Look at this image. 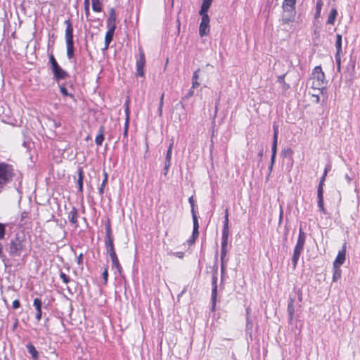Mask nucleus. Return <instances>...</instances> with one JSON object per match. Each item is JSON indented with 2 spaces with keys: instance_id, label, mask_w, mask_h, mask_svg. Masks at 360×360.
<instances>
[{
  "instance_id": "1",
  "label": "nucleus",
  "mask_w": 360,
  "mask_h": 360,
  "mask_svg": "<svg viewBox=\"0 0 360 360\" xmlns=\"http://www.w3.org/2000/svg\"><path fill=\"white\" fill-rule=\"evenodd\" d=\"M22 182V174L20 171L10 164L0 163V193L10 188L21 193Z\"/></svg>"
},
{
  "instance_id": "2",
  "label": "nucleus",
  "mask_w": 360,
  "mask_h": 360,
  "mask_svg": "<svg viewBox=\"0 0 360 360\" xmlns=\"http://www.w3.org/2000/svg\"><path fill=\"white\" fill-rule=\"evenodd\" d=\"M105 245L106 252L111 259L112 267L116 268L117 271L120 274L122 271V266L115 250L110 220H108L105 224Z\"/></svg>"
},
{
  "instance_id": "3",
  "label": "nucleus",
  "mask_w": 360,
  "mask_h": 360,
  "mask_svg": "<svg viewBox=\"0 0 360 360\" xmlns=\"http://www.w3.org/2000/svg\"><path fill=\"white\" fill-rule=\"evenodd\" d=\"M27 240L23 232L17 233L6 247L9 255L11 257H19L26 250Z\"/></svg>"
},
{
  "instance_id": "4",
  "label": "nucleus",
  "mask_w": 360,
  "mask_h": 360,
  "mask_svg": "<svg viewBox=\"0 0 360 360\" xmlns=\"http://www.w3.org/2000/svg\"><path fill=\"white\" fill-rule=\"evenodd\" d=\"M296 0H284L282 4L283 14L281 22L283 25H289L295 21Z\"/></svg>"
},
{
  "instance_id": "5",
  "label": "nucleus",
  "mask_w": 360,
  "mask_h": 360,
  "mask_svg": "<svg viewBox=\"0 0 360 360\" xmlns=\"http://www.w3.org/2000/svg\"><path fill=\"white\" fill-rule=\"evenodd\" d=\"M66 25L65 29V41L67 46V57L69 60H71L74 57V41H73V28L70 20H66L64 22Z\"/></svg>"
},
{
  "instance_id": "6",
  "label": "nucleus",
  "mask_w": 360,
  "mask_h": 360,
  "mask_svg": "<svg viewBox=\"0 0 360 360\" xmlns=\"http://www.w3.org/2000/svg\"><path fill=\"white\" fill-rule=\"evenodd\" d=\"M307 235L303 231L302 229L300 227L299 229L298 238L296 243V245L294 248L293 255L292 257V262L293 264V267L295 268L299 258L300 257L301 253L304 250V245L305 244Z\"/></svg>"
},
{
  "instance_id": "7",
  "label": "nucleus",
  "mask_w": 360,
  "mask_h": 360,
  "mask_svg": "<svg viewBox=\"0 0 360 360\" xmlns=\"http://www.w3.org/2000/svg\"><path fill=\"white\" fill-rule=\"evenodd\" d=\"M312 88L314 89H317L320 91L321 94H323L324 87V79L325 75L322 71V68L321 66H316L312 72Z\"/></svg>"
},
{
  "instance_id": "8",
  "label": "nucleus",
  "mask_w": 360,
  "mask_h": 360,
  "mask_svg": "<svg viewBox=\"0 0 360 360\" xmlns=\"http://www.w3.org/2000/svg\"><path fill=\"white\" fill-rule=\"evenodd\" d=\"M49 64L53 75V78L56 81L64 79L68 77V73L63 70L58 63L53 53L49 56Z\"/></svg>"
},
{
  "instance_id": "9",
  "label": "nucleus",
  "mask_w": 360,
  "mask_h": 360,
  "mask_svg": "<svg viewBox=\"0 0 360 360\" xmlns=\"http://www.w3.org/2000/svg\"><path fill=\"white\" fill-rule=\"evenodd\" d=\"M229 214H228V210H226L225 217H224V226L222 229V236H221V252H223L224 253H227V245H228V240H229Z\"/></svg>"
},
{
  "instance_id": "10",
  "label": "nucleus",
  "mask_w": 360,
  "mask_h": 360,
  "mask_svg": "<svg viewBox=\"0 0 360 360\" xmlns=\"http://www.w3.org/2000/svg\"><path fill=\"white\" fill-rule=\"evenodd\" d=\"M326 179V173H323V176H321L319 186L317 189V199H318V207L319 208V210L323 214H326V209L323 206V182Z\"/></svg>"
},
{
  "instance_id": "11",
  "label": "nucleus",
  "mask_w": 360,
  "mask_h": 360,
  "mask_svg": "<svg viewBox=\"0 0 360 360\" xmlns=\"http://www.w3.org/2000/svg\"><path fill=\"white\" fill-rule=\"evenodd\" d=\"M202 18L199 26V34L200 37L206 36L210 32V17L207 13L199 14Z\"/></svg>"
},
{
  "instance_id": "12",
  "label": "nucleus",
  "mask_w": 360,
  "mask_h": 360,
  "mask_svg": "<svg viewBox=\"0 0 360 360\" xmlns=\"http://www.w3.org/2000/svg\"><path fill=\"white\" fill-rule=\"evenodd\" d=\"M146 63L145 56L142 49H139V58L136 60V75L143 77L144 75V66Z\"/></svg>"
},
{
  "instance_id": "13",
  "label": "nucleus",
  "mask_w": 360,
  "mask_h": 360,
  "mask_svg": "<svg viewBox=\"0 0 360 360\" xmlns=\"http://www.w3.org/2000/svg\"><path fill=\"white\" fill-rule=\"evenodd\" d=\"M116 19H117V16H116V13H115V10L113 8H112L110 10L109 17H108V18L107 19V21H106L108 29H109V30H115V29H116Z\"/></svg>"
},
{
  "instance_id": "14",
  "label": "nucleus",
  "mask_w": 360,
  "mask_h": 360,
  "mask_svg": "<svg viewBox=\"0 0 360 360\" xmlns=\"http://www.w3.org/2000/svg\"><path fill=\"white\" fill-rule=\"evenodd\" d=\"M345 253H346V245L344 244L342 250L339 251V252L333 262V266H340L345 262Z\"/></svg>"
},
{
  "instance_id": "15",
  "label": "nucleus",
  "mask_w": 360,
  "mask_h": 360,
  "mask_svg": "<svg viewBox=\"0 0 360 360\" xmlns=\"http://www.w3.org/2000/svg\"><path fill=\"white\" fill-rule=\"evenodd\" d=\"M33 306L34 307L37 314L35 316V318L37 321H39L41 319L42 316V302L39 298H35L33 302Z\"/></svg>"
},
{
  "instance_id": "16",
  "label": "nucleus",
  "mask_w": 360,
  "mask_h": 360,
  "mask_svg": "<svg viewBox=\"0 0 360 360\" xmlns=\"http://www.w3.org/2000/svg\"><path fill=\"white\" fill-rule=\"evenodd\" d=\"M77 217H78L77 210L75 207H73L72 209L71 210V211L68 214V219H69L70 222H71L72 224L75 225V228H77L78 226Z\"/></svg>"
},
{
  "instance_id": "17",
  "label": "nucleus",
  "mask_w": 360,
  "mask_h": 360,
  "mask_svg": "<svg viewBox=\"0 0 360 360\" xmlns=\"http://www.w3.org/2000/svg\"><path fill=\"white\" fill-rule=\"evenodd\" d=\"M126 119L124 122V131H123V141H124V139L127 140V135H128V129H129V107L127 106L126 110Z\"/></svg>"
},
{
  "instance_id": "18",
  "label": "nucleus",
  "mask_w": 360,
  "mask_h": 360,
  "mask_svg": "<svg viewBox=\"0 0 360 360\" xmlns=\"http://www.w3.org/2000/svg\"><path fill=\"white\" fill-rule=\"evenodd\" d=\"M28 353L32 356L33 360L39 359V352L36 349L35 347L32 343H28L26 345Z\"/></svg>"
},
{
  "instance_id": "19",
  "label": "nucleus",
  "mask_w": 360,
  "mask_h": 360,
  "mask_svg": "<svg viewBox=\"0 0 360 360\" xmlns=\"http://www.w3.org/2000/svg\"><path fill=\"white\" fill-rule=\"evenodd\" d=\"M338 15V11L335 8H332L330 11L328 20H327V24L328 25H334L335 19Z\"/></svg>"
},
{
  "instance_id": "20",
  "label": "nucleus",
  "mask_w": 360,
  "mask_h": 360,
  "mask_svg": "<svg viewBox=\"0 0 360 360\" xmlns=\"http://www.w3.org/2000/svg\"><path fill=\"white\" fill-rule=\"evenodd\" d=\"M212 3V0H202L199 14L207 13Z\"/></svg>"
},
{
  "instance_id": "21",
  "label": "nucleus",
  "mask_w": 360,
  "mask_h": 360,
  "mask_svg": "<svg viewBox=\"0 0 360 360\" xmlns=\"http://www.w3.org/2000/svg\"><path fill=\"white\" fill-rule=\"evenodd\" d=\"M114 32H115V30L108 29V31L105 33V49H108L109 47L110 44L112 40Z\"/></svg>"
},
{
  "instance_id": "22",
  "label": "nucleus",
  "mask_w": 360,
  "mask_h": 360,
  "mask_svg": "<svg viewBox=\"0 0 360 360\" xmlns=\"http://www.w3.org/2000/svg\"><path fill=\"white\" fill-rule=\"evenodd\" d=\"M295 300L293 298H290L288 304V313L289 319L291 321L294 316L295 312V307H294Z\"/></svg>"
},
{
  "instance_id": "23",
  "label": "nucleus",
  "mask_w": 360,
  "mask_h": 360,
  "mask_svg": "<svg viewBox=\"0 0 360 360\" xmlns=\"http://www.w3.org/2000/svg\"><path fill=\"white\" fill-rule=\"evenodd\" d=\"M199 72H200V69L198 68L193 74L191 89H196L200 85V83L198 82Z\"/></svg>"
},
{
  "instance_id": "24",
  "label": "nucleus",
  "mask_w": 360,
  "mask_h": 360,
  "mask_svg": "<svg viewBox=\"0 0 360 360\" xmlns=\"http://www.w3.org/2000/svg\"><path fill=\"white\" fill-rule=\"evenodd\" d=\"M83 171L82 168H79L78 169V180H77V184H78V191L80 193H82L83 191Z\"/></svg>"
},
{
  "instance_id": "25",
  "label": "nucleus",
  "mask_w": 360,
  "mask_h": 360,
  "mask_svg": "<svg viewBox=\"0 0 360 360\" xmlns=\"http://www.w3.org/2000/svg\"><path fill=\"white\" fill-rule=\"evenodd\" d=\"M335 48H336V53L335 54H341L342 53V35L340 34H337V35H336Z\"/></svg>"
},
{
  "instance_id": "26",
  "label": "nucleus",
  "mask_w": 360,
  "mask_h": 360,
  "mask_svg": "<svg viewBox=\"0 0 360 360\" xmlns=\"http://www.w3.org/2000/svg\"><path fill=\"white\" fill-rule=\"evenodd\" d=\"M217 288H212L211 301L212 311H214L217 302Z\"/></svg>"
},
{
  "instance_id": "27",
  "label": "nucleus",
  "mask_w": 360,
  "mask_h": 360,
  "mask_svg": "<svg viewBox=\"0 0 360 360\" xmlns=\"http://www.w3.org/2000/svg\"><path fill=\"white\" fill-rule=\"evenodd\" d=\"M173 145H174V141L171 140V143L168 147L166 157H165V163L171 164V158H172Z\"/></svg>"
},
{
  "instance_id": "28",
  "label": "nucleus",
  "mask_w": 360,
  "mask_h": 360,
  "mask_svg": "<svg viewBox=\"0 0 360 360\" xmlns=\"http://www.w3.org/2000/svg\"><path fill=\"white\" fill-rule=\"evenodd\" d=\"M104 140V136H103V127H101L99 129V133L96 136L95 142L96 145L101 146L103 143V141Z\"/></svg>"
},
{
  "instance_id": "29",
  "label": "nucleus",
  "mask_w": 360,
  "mask_h": 360,
  "mask_svg": "<svg viewBox=\"0 0 360 360\" xmlns=\"http://www.w3.org/2000/svg\"><path fill=\"white\" fill-rule=\"evenodd\" d=\"M92 9L95 12H101L103 7L100 0H91Z\"/></svg>"
},
{
  "instance_id": "30",
  "label": "nucleus",
  "mask_w": 360,
  "mask_h": 360,
  "mask_svg": "<svg viewBox=\"0 0 360 360\" xmlns=\"http://www.w3.org/2000/svg\"><path fill=\"white\" fill-rule=\"evenodd\" d=\"M108 174L105 172H104V179L102 181V184H101L100 188H98V193H99L100 195H103V194L104 193V188L108 183Z\"/></svg>"
},
{
  "instance_id": "31",
  "label": "nucleus",
  "mask_w": 360,
  "mask_h": 360,
  "mask_svg": "<svg viewBox=\"0 0 360 360\" xmlns=\"http://www.w3.org/2000/svg\"><path fill=\"white\" fill-rule=\"evenodd\" d=\"M341 277L340 266H333V281H337Z\"/></svg>"
},
{
  "instance_id": "32",
  "label": "nucleus",
  "mask_w": 360,
  "mask_h": 360,
  "mask_svg": "<svg viewBox=\"0 0 360 360\" xmlns=\"http://www.w3.org/2000/svg\"><path fill=\"white\" fill-rule=\"evenodd\" d=\"M252 328H253V322L251 320L250 317H247L246 318L245 330L248 334H250V335H252Z\"/></svg>"
},
{
  "instance_id": "33",
  "label": "nucleus",
  "mask_w": 360,
  "mask_h": 360,
  "mask_svg": "<svg viewBox=\"0 0 360 360\" xmlns=\"http://www.w3.org/2000/svg\"><path fill=\"white\" fill-rule=\"evenodd\" d=\"M193 233H192V238H194L195 239L198 238V235H199V223L198 221H194L193 222Z\"/></svg>"
},
{
  "instance_id": "34",
  "label": "nucleus",
  "mask_w": 360,
  "mask_h": 360,
  "mask_svg": "<svg viewBox=\"0 0 360 360\" xmlns=\"http://www.w3.org/2000/svg\"><path fill=\"white\" fill-rule=\"evenodd\" d=\"M193 89H194L191 88V89L187 92V94L184 97L181 98V100L179 102V104L181 105V107L183 108H184V105L183 104V101L190 98L191 97H192L193 96V94H194Z\"/></svg>"
},
{
  "instance_id": "35",
  "label": "nucleus",
  "mask_w": 360,
  "mask_h": 360,
  "mask_svg": "<svg viewBox=\"0 0 360 360\" xmlns=\"http://www.w3.org/2000/svg\"><path fill=\"white\" fill-rule=\"evenodd\" d=\"M59 89H60V92L62 94L63 96H69L71 98H74V95L71 93H69L68 91V89L65 88V86H64V84H61L59 86Z\"/></svg>"
},
{
  "instance_id": "36",
  "label": "nucleus",
  "mask_w": 360,
  "mask_h": 360,
  "mask_svg": "<svg viewBox=\"0 0 360 360\" xmlns=\"http://www.w3.org/2000/svg\"><path fill=\"white\" fill-rule=\"evenodd\" d=\"M28 217H29V213L27 212H22L19 225L20 226H25L27 223V219H28Z\"/></svg>"
},
{
  "instance_id": "37",
  "label": "nucleus",
  "mask_w": 360,
  "mask_h": 360,
  "mask_svg": "<svg viewBox=\"0 0 360 360\" xmlns=\"http://www.w3.org/2000/svg\"><path fill=\"white\" fill-rule=\"evenodd\" d=\"M7 224L0 223V240H2L5 237L6 234V227Z\"/></svg>"
},
{
  "instance_id": "38",
  "label": "nucleus",
  "mask_w": 360,
  "mask_h": 360,
  "mask_svg": "<svg viewBox=\"0 0 360 360\" xmlns=\"http://www.w3.org/2000/svg\"><path fill=\"white\" fill-rule=\"evenodd\" d=\"M323 6L322 0H317L316 6V15L319 16L321 13V10Z\"/></svg>"
},
{
  "instance_id": "39",
  "label": "nucleus",
  "mask_w": 360,
  "mask_h": 360,
  "mask_svg": "<svg viewBox=\"0 0 360 360\" xmlns=\"http://www.w3.org/2000/svg\"><path fill=\"white\" fill-rule=\"evenodd\" d=\"M191 212L192 214L193 222L198 221V219L197 217V213H196V211L195 209V206H191Z\"/></svg>"
},
{
  "instance_id": "40",
  "label": "nucleus",
  "mask_w": 360,
  "mask_h": 360,
  "mask_svg": "<svg viewBox=\"0 0 360 360\" xmlns=\"http://www.w3.org/2000/svg\"><path fill=\"white\" fill-rule=\"evenodd\" d=\"M217 282V265L214 266V271L212 277V283Z\"/></svg>"
},
{
  "instance_id": "41",
  "label": "nucleus",
  "mask_w": 360,
  "mask_h": 360,
  "mask_svg": "<svg viewBox=\"0 0 360 360\" xmlns=\"http://www.w3.org/2000/svg\"><path fill=\"white\" fill-rule=\"evenodd\" d=\"M335 58L337 63L338 70L340 71L341 68V54H335Z\"/></svg>"
},
{
  "instance_id": "42",
  "label": "nucleus",
  "mask_w": 360,
  "mask_h": 360,
  "mask_svg": "<svg viewBox=\"0 0 360 360\" xmlns=\"http://www.w3.org/2000/svg\"><path fill=\"white\" fill-rule=\"evenodd\" d=\"M60 278L62 279L63 282L65 283H68L70 282L69 277L63 271L60 273Z\"/></svg>"
},
{
  "instance_id": "43",
  "label": "nucleus",
  "mask_w": 360,
  "mask_h": 360,
  "mask_svg": "<svg viewBox=\"0 0 360 360\" xmlns=\"http://www.w3.org/2000/svg\"><path fill=\"white\" fill-rule=\"evenodd\" d=\"M102 277H103V279L104 281V284L106 285L107 283H108V268H105L103 274H102Z\"/></svg>"
},
{
  "instance_id": "44",
  "label": "nucleus",
  "mask_w": 360,
  "mask_h": 360,
  "mask_svg": "<svg viewBox=\"0 0 360 360\" xmlns=\"http://www.w3.org/2000/svg\"><path fill=\"white\" fill-rule=\"evenodd\" d=\"M276 150H277V141L273 140L272 147H271V155H276Z\"/></svg>"
},
{
  "instance_id": "45",
  "label": "nucleus",
  "mask_w": 360,
  "mask_h": 360,
  "mask_svg": "<svg viewBox=\"0 0 360 360\" xmlns=\"http://www.w3.org/2000/svg\"><path fill=\"white\" fill-rule=\"evenodd\" d=\"M274 129V137L273 140L277 141L278 140V127L276 125L273 126Z\"/></svg>"
},
{
  "instance_id": "46",
  "label": "nucleus",
  "mask_w": 360,
  "mask_h": 360,
  "mask_svg": "<svg viewBox=\"0 0 360 360\" xmlns=\"http://www.w3.org/2000/svg\"><path fill=\"white\" fill-rule=\"evenodd\" d=\"M292 150L290 148H287L282 151V155L284 157L290 156V155H292Z\"/></svg>"
},
{
  "instance_id": "47",
  "label": "nucleus",
  "mask_w": 360,
  "mask_h": 360,
  "mask_svg": "<svg viewBox=\"0 0 360 360\" xmlns=\"http://www.w3.org/2000/svg\"><path fill=\"white\" fill-rule=\"evenodd\" d=\"M170 165H171V164H168V163H165V166H164V168H163V170H162V174L164 176H167V174L168 173V171H169V169L170 167Z\"/></svg>"
},
{
  "instance_id": "48",
  "label": "nucleus",
  "mask_w": 360,
  "mask_h": 360,
  "mask_svg": "<svg viewBox=\"0 0 360 360\" xmlns=\"http://www.w3.org/2000/svg\"><path fill=\"white\" fill-rule=\"evenodd\" d=\"M226 264L221 263V281L224 280V275L225 274Z\"/></svg>"
},
{
  "instance_id": "49",
  "label": "nucleus",
  "mask_w": 360,
  "mask_h": 360,
  "mask_svg": "<svg viewBox=\"0 0 360 360\" xmlns=\"http://www.w3.org/2000/svg\"><path fill=\"white\" fill-rule=\"evenodd\" d=\"M12 307L13 309H18L20 307V302L18 300H15L13 302Z\"/></svg>"
},
{
  "instance_id": "50",
  "label": "nucleus",
  "mask_w": 360,
  "mask_h": 360,
  "mask_svg": "<svg viewBox=\"0 0 360 360\" xmlns=\"http://www.w3.org/2000/svg\"><path fill=\"white\" fill-rule=\"evenodd\" d=\"M0 257L1 258L2 261L5 262L6 256L3 254V245L1 243H0Z\"/></svg>"
},
{
  "instance_id": "51",
  "label": "nucleus",
  "mask_w": 360,
  "mask_h": 360,
  "mask_svg": "<svg viewBox=\"0 0 360 360\" xmlns=\"http://www.w3.org/2000/svg\"><path fill=\"white\" fill-rule=\"evenodd\" d=\"M226 254L227 253H224V254L223 252H221V263H223V264H226V262L227 261V259H226Z\"/></svg>"
},
{
  "instance_id": "52",
  "label": "nucleus",
  "mask_w": 360,
  "mask_h": 360,
  "mask_svg": "<svg viewBox=\"0 0 360 360\" xmlns=\"http://www.w3.org/2000/svg\"><path fill=\"white\" fill-rule=\"evenodd\" d=\"M77 264L79 265H82L83 264V254L81 253L78 257L77 259Z\"/></svg>"
},
{
  "instance_id": "53",
  "label": "nucleus",
  "mask_w": 360,
  "mask_h": 360,
  "mask_svg": "<svg viewBox=\"0 0 360 360\" xmlns=\"http://www.w3.org/2000/svg\"><path fill=\"white\" fill-rule=\"evenodd\" d=\"M51 122L53 124V126L55 127V128H58V127H60L61 126V124L60 122H58L55 120H51Z\"/></svg>"
},
{
  "instance_id": "54",
  "label": "nucleus",
  "mask_w": 360,
  "mask_h": 360,
  "mask_svg": "<svg viewBox=\"0 0 360 360\" xmlns=\"http://www.w3.org/2000/svg\"><path fill=\"white\" fill-rule=\"evenodd\" d=\"M285 76V74L278 76L277 78V82L280 84L283 83L285 82L284 81Z\"/></svg>"
},
{
  "instance_id": "55",
  "label": "nucleus",
  "mask_w": 360,
  "mask_h": 360,
  "mask_svg": "<svg viewBox=\"0 0 360 360\" xmlns=\"http://www.w3.org/2000/svg\"><path fill=\"white\" fill-rule=\"evenodd\" d=\"M188 202H189L191 206H195V200L193 199V196H191L188 198Z\"/></svg>"
},
{
  "instance_id": "56",
  "label": "nucleus",
  "mask_w": 360,
  "mask_h": 360,
  "mask_svg": "<svg viewBox=\"0 0 360 360\" xmlns=\"http://www.w3.org/2000/svg\"><path fill=\"white\" fill-rule=\"evenodd\" d=\"M195 240H196L195 238H192V236H191V238L187 240V243H188V244L189 245H193V244L195 243Z\"/></svg>"
},
{
  "instance_id": "57",
  "label": "nucleus",
  "mask_w": 360,
  "mask_h": 360,
  "mask_svg": "<svg viewBox=\"0 0 360 360\" xmlns=\"http://www.w3.org/2000/svg\"><path fill=\"white\" fill-rule=\"evenodd\" d=\"M281 84H282V86H283V89L284 91H286V90H288L290 88L289 84H286L285 82L283 83H282Z\"/></svg>"
},
{
  "instance_id": "58",
  "label": "nucleus",
  "mask_w": 360,
  "mask_h": 360,
  "mask_svg": "<svg viewBox=\"0 0 360 360\" xmlns=\"http://www.w3.org/2000/svg\"><path fill=\"white\" fill-rule=\"evenodd\" d=\"M275 159H276V155H271V162H270V165H271V167L274 166V164L275 162Z\"/></svg>"
},
{
  "instance_id": "59",
  "label": "nucleus",
  "mask_w": 360,
  "mask_h": 360,
  "mask_svg": "<svg viewBox=\"0 0 360 360\" xmlns=\"http://www.w3.org/2000/svg\"><path fill=\"white\" fill-rule=\"evenodd\" d=\"M311 95L313 97H314L316 98V103H319V101H320L319 96L318 94H312Z\"/></svg>"
},
{
  "instance_id": "60",
  "label": "nucleus",
  "mask_w": 360,
  "mask_h": 360,
  "mask_svg": "<svg viewBox=\"0 0 360 360\" xmlns=\"http://www.w3.org/2000/svg\"><path fill=\"white\" fill-rule=\"evenodd\" d=\"M263 155H264V150H263V148H262L259 153H258V156L262 158L263 157Z\"/></svg>"
},
{
  "instance_id": "61",
  "label": "nucleus",
  "mask_w": 360,
  "mask_h": 360,
  "mask_svg": "<svg viewBox=\"0 0 360 360\" xmlns=\"http://www.w3.org/2000/svg\"><path fill=\"white\" fill-rule=\"evenodd\" d=\"M174 255H175L176 257H179V258H181V257H183V256H184V252H177L174 253Z\"/></svg>"
},
{
  "instance_id": "62",
  "label": "nucleus",
  "mask_w": 360,
  "mask_h": 360,
  "mask_svg": "<svg viewBox=\"0 0 360 360\" xmlns=\"http://www.w3.org/2000/svg\"><path fill=\"white\" fill-rule=\"evenodd\" d=\"M164 95H165L164 93L162 94L161 97H160V104L159 105H161V106H163Z\"/></svg>"
},
{
  "instance_id": "63",
  "label": "nucleus",
  "mask_w": 360,
  "mask_h": 360,
  "mask_svg": "<svg viewBox=\"0 0 360 360\" xmlns=\"http://www.w3.org/2000/svg\"><path fill=\"white\" fill-rule=\"evenodd\" d=\"M84 11H85V15H86V18H88L90 14L89 8H85Z\"/></svg>"
},
{
  "instance_id": "64",
  "label": "nucleus",
  "mask_w": 360,
  "mask_h": 360,
  "mask_svg": "<svg viewBox=\"0 0 360 360\" xmlns=\"http://www.w3.org/2000/svg\"><path fill=\"white\" fill-rule=\"evenodd\" d=\"M246 311V318L247 317H250V311H251V309L250 307H248L245 310Z\"/></svg>"
}]
</instances>
